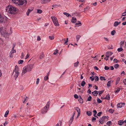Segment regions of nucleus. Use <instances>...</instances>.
Listing matches in <instances>:
<instances>
[{"label": "nucleus", "instance_id": "obj_2", "mask_svg": "<svg viewBox=\"0 0 126 126\" xmlns=\"http://www.w3.org/2000/svg\"><path fill=\"white\" fill-rule=\"evenodd\" d=\"M10 31V32L9 33L7 29L3 27L0 28V33L4 37H7L12 33V31H11V29Z\"/></svg>", "mask_w": 126, "mask_h": 126}, {"label": "nucleus", "instance_id": "obj_5", "mask_svg": "<svg viewBox=\"0 0 126 126\" xmlns=\"http://www.w3.org/2000/svg\"><path fill=\"white\" fill-rule=\"evenodd\" d=\"M15 3H17L18 5H22L24 3L25 4L27 3L26 0H12Z\"/></svg>", "mask_w": 126, "mask_h": 126}, {"label": "nucleus", "instance_id": "obj_8", "mask_svg": "<svg viewBox=\"0 0 126 126\" xmlns=\"http://www.w3.org/2000/svg\"><path fill=\"white\" fill-rule=\"evenodd\" d=\"M106 117V116H104L102 117L101 119H100L99 121V123L101 124H102L104 123L105 121V118Z\"/></svg>", "mask_w": 126, "mask_h": 126}, {"label": "nucleus", "instance_id": "obj_58", "mask_svg": "<svg viewBox=\"0 0 126 126\" xmlns=\"http://www.w3.org/2000/svg\"><path fill=\"white\" fill-rule=\"evenodd\" d=\"M94 6H95L97 4V3L96 2H95L94 3H92Z\"/></svg>", "mask_w": 126, "mask_h": 126}, {"label": "nucleus", "instance_id": "obj_19", "mask_svg": "<svg viewBox=\"0 0 126 126\" xmlns=\"http://www.w3.org/2000/svg\"><path fill=\"white\" fill-rule=\"evenodd\" d=\"M120 80V78L119 77H118L116 80V85H117L119 82Z\"/></svg>", "mask_w": 126, "mask_h": 126}, {"label": "nucleus", "instance_id": "obj_47", "mask_svg": "<svg viewBox=\"0 0 126 126\" xmlns=\"http://www.w3.org/2000/svg\"><path fill=\"white\" fill-rule=\"evenodd\" d=\"M110 81H109L108 82L107 85L108 86H110Z\"/></svg>", "mask_w": 126, "mask_h": 126}, {"label": "nucleus", "instance_id": "obj_56", "mask_svg": "<svg viewBox=\"0 0 126 126\" xmlns=\"http://www.w3.org/2000/svg\"><path fill=\"white\" fill-rule=\"evenodd\" d=\"M74 97L76 99H77L78 98V96L77 94H75L74 95Z\"/></svg>", "mask_w": 126, "mask_h": 126}, {"label": "nucleus", "instance_id": "obj_55", "mask_svg": "<svg viewBox=\"0 0 126 126\" xmlns=\"http://www.w3.org/2000/svg\"><path fill=\"white\" fill-rule=\"evenodd\" d=\"M41 40V38L39 36H38L37 37V40L38 41H39L40 40Z\"/></svg>", "mask_w": 126, "mask_h": 126}, {"label": "nucleus", "instance_id": "obj_50", "mask_svg": "<svg viewBox=\"0 0 126 126\" xmlns=\"http://www.w3.org/2000/svg\"><path fill=\"white\" fill-rule=\"evenodd\" d=\"M102 113V112H98L97 114V116H101V115Z\"/></svg>", "mask_w": 126, "mask_h": 126}, {"label": "nucleus", "instance_id": "obj_26", "mask_svg": "<svg viewBox=\"0 0 126 126\" xmlns=\"http://www.w3.org/2000/svg\"><path fill=\"white\" fill-rule=\"evenodd\" d=\"M116 33V31L115 30H113L111 32V33L112 35H113Z\"/></svg>", "mask_w": 126, "mask_h": 126}, {"label": "nucleus", "instance_id": "obj_33", "mask_svg": "<svg viewBox=\"0 0 126 126\" xmlns=\"http://www.w3.org/2000/svg\"><path fill=\"white\" fill-rule=\"evenodd\" d=\"M79 101L81 103H82L83 102V100L80 96V98L78 99Z\"/></svg>", "mask_w": 126, "mask_h": 126}, {"label": "nucleus", "instance_id": "obj_64", "mask_svg": "<svg viewBox=\"0 0 126 126\" xmlns=\"http://www.w3.org/2000/svg\"><path fill=\"white\" fill-rule=\"evenodd\" d=\"M94 68L95 69L97 70H98L99 68L96 66H95L94 67Z\"/></svg>", "mask_w": 126, "mask_h": 126}, {"label": "nucleus", "instance_id": "obj_27", "mask_svg": "<svg viewBox=\"0 0 126 126\" xmlns=\"http://www.w3.org/2000/svg\"><path fill=\"white\" fill-rule=\"evenodd\" d=\"M118 25V22L115 21L114 24V26L115 27L117 26Z\"/></svg>", "mask_w": 126, "mask_h": 126}, {"label": "nucleus", "instance_id": "obj_60", "mask_svg": "<svg viewBox=\"0 0 126 126\" xmlns=\"http://www.w3.org/2000/svg\"><path fill=\"white\" fill-rule=\"evenodd\" d=\"M126 16V13H125V12L122 13V16Z\"/></svg>", "mask_w": 126, "mask_h": 126}, {"label": "nucleus", "instance_id": "obj_32", "mask_svg": "<svg viewBox=\"0 0 126 126\" xmlns=\"http://www.w3.org/2000/svg\"><path fill=\"white\" fill-rule=\"evenodd\" d=\"M111 124V122L110 121H108L107 123V125L109 126H110V125Z\"/></svg>", "mask_w": 126, "mask_h": 126}, {"label": "nucleus", "instance_id": "obj_53", "mask_svg": "<svg viewBox=\"0 0 126 126\" xmlns=\"http://www.w3.org/2000/svg\"><path fill=\"white\" fill-rule=\"evenodd\" d=\"M103 92H104L103 90H101V91H99L98 92L99 93V95L100 94H102Z\"/></svg>", "mask_w": 126, "mask_h": 126}, {"label": "nucleus", "instance_id": "obj_25", "mask_svg": "<svg viewBox=\"0 0 126 126\" xmlns=\"http://www.w3.org/2000/svg\"><path fill=\"white\" fill-rule=\"evenodd\" d=\"M9 113V111L8 110H7L6 112L4 114V116L5 117H7V115Z\"/></svg>", "mask_w": 126, "mask_h": 126}, {"label": "nucleus", "instance_id": "obj_63", "mask_svg": "<svg viewBox=\"0 0 126 126\" xmlns=\"http://www.w3.org/2000/svg\"><path fill=\"white\" fill-rule=\"evenodd\" d=\"M110 69L111 70H113L114 69V67L112 66H110Z\"/></svg>", "mask_w": 126, "mask_h": 126}, {"label": "nucleus", "instance_id": "obj_22", "mask_svg": "<svg viewBox=\"0 0 126 126\" xmlns=\"http://www.w3.org/2000/svg\"><path fill=\"white\" fill-rule=\"evenodd\" d=\"M118 124L120 125H122L123 124V121L119 120L118 122Z\"/></svg>", "mask_w": 126, "mask_h": 126}, {"label": "nucleus", "instance_id": "obj_35", "mask_svg": "<svg viewBox=\"0 0 126 126\" xmlns=\"http://www.w3.org/2000/svg\"><path fill=\"white\" fill-rule=\"evenodd\" d=\"M94 78H95V81H96L98 80L99 78L97 76H95L94 77Z\"/></svg>", "mask_w": 126, "mask_h": 126}, {"label": "nucleus", "instance_id": "obj_59", "mask_svg": "<svg viewBox=\"0 0 126 126\" xmlns=\"http://www.w3.org/2000/svg\"><path fill=\"white\" fill-rule=\"evenodd\" d=\"M120 91V88H118V89L116 90V91L115 92V93H118V92Z\"/></svg>", "mask_w": 126, "mask_h": 126}, {"label": "nucleus", "instance_id": "obj_1", "mask_svg": "<svg viewBox=\"0 0 126 126\" xmlns=\"http://www.w3.org/2000/svg\"><path fill=\"white\" fill-rule=\"evenodd\" d=\"M34 65V64H28L24 67L22 70V76L24 75L27 72H30L31 71L33 68Z\"/></svg>", "mask_w": 126, "mask_h": 126}, {"label": "nucleus", "instance_id": "obj_42", "mask_svg": "<svg viewBox=\"0 0 126 126\" xmlns=\"http://www.w3.org/2000/svg\"><path fill=\"white\" fill-rule=\"evenodd\" d=\"M119 66L118 64H117L115 65L114 66V68H117L119 67Z\"/></svg>", "mask_w": 126, "mask_h": 126}, {"label": "nucleus", "instance_id": "obj_15", "mask_svg": "<svg viewBox=\"0 0 126 126\" xmlns=\"http://www.w3.org/2000/svg\"><path fill=\"white\" fill-rule=\"evenodd\" d=\"M77 21V19L76 18L74 17H72V18L71 20V22L72 23H75Z\"/></svg>", "mask_w": 126, "mask_h": 126}, {"label": "nucleus", "instance_id": "obj_54", "mask_svg": "<svg viewBox=\"0 0 126 126\" xmlns=\"http://www.w3.org/2000/svg\"><path fill=\"white\" fill-rule=\"evenodd\" d=\"M104 39H105L107 42H109V39L105 37H104Z\"/></svg>", "mask_w": 126, "mask_h": 126}, {"label": "nucleus", "instance_id": "obj_4", "mask_svg": "<svg viewBox=\"0 0 126 126\" xmlns=\"http://www.w3.org/2000/svg\"><path fill=\"white\" fill-rule=\"evenodd\" d=\"M18 69L19 68L18 67L17 65H16L15 66V69L14 70L12 74V75L14 74V77L15 79V80H16L19 74V73L18 72Z\"/></svg>", "mask_w": 126, "mask_h": 126}, {"label": "nucleus", "instance_id": "obj_14", "mask_svg": "<svg viewBox=\"0 0 126 126\" xmlns=\"http://www.w3.org/2000/svg\"><path fill=\"white\" fill-rule=\"evenodd\" d=\"M92 94L94 96H97L98 94V92L97 91H95L94 92H92Z\"/></svg>", "mask_w": 126, "mask_h": 126}, {"label": "nucleus", "instance_id": "obj_34", "mask_svg": "<svg viewBox=\"0 0 126 126\" xmlns=\"http://www.w3.org/2000/svg\"><path fill=\"white\" fill-rule=\"evenodd\" d=\"M79 22L78 23H76L75 24V25H79V26H78V27H79V26H80L81 25V22H80L79 21H78Z\"/></svg>", "mask_w": 126, "mask_h": 126}, {"label": "nucleus", "instance_id": "obj_11", "mask_svg": "<svg viewBox=\"0 0 126 126\" xmlns=\"http://www.w3.org/2000/svg\"><path fill=\"white\" fill-rule=\"evenodd\" d=\"M16 52V50H11L10 54V57L12 58L13 56V53Z\"/></svg>", "mask_w": 126, "mask_h": 126}, {"label": "nucleus", "instance_id": "obj_36", "mask_svg": "<svg viewBox=\"0 0 126 126\" xmlns=\"http://www.w3.org/2000/svg\"><path fill=\"white\" fill-rule=\"evenodd\" d=\"M32 11V10H31L30 9H28V10L27 11V13H26V14L27 16H29V13Z\"/></svg>", "mask_w": 126, "mask_h": 126}, {"label": "nucleus", "instance_id": "obj_40", "mask_svg": "<svg viewBox=\"0 0 126 126\" xmlns=\"http://www.w3.org/2000/svg\"><path fill=\"white\" fill-rule=\"evenodd\" d=\"M92 99V97L91 96H89L87 99V101H91Z\"/></svg>", "mask_w": 126, "mask_h": 126}, {"label": "nucleus", "instance_id": "obj_46", "mask_svg": "<svg viewBox=\"0 0 126 126\" xmlns=\"http://www.w3.org/2000/svg\"><path fill=\"white\" fill-rule=\"evenodd\" d=\"M96 119V118L95 117H93L92 118V122H94L95 121Z\"/></svg>", "mask_w": 126, "mask_h": 126}, {"label": "nucleus", "instance_id": "obj_43", "mask_svg": "<svg viewBox=\"0 0 126 126\" xmlns=\"http://www.w3.org/2000/svg\"><path fill=\"white\" fill-rule=\"evenodd\" d=\"M28 99V97H27V96H25V97H24V101H23V103H24V102H25V101L26 100Z\"/></svg>", "mask_w": 126, "mask_h": 126}, {"label": "nucleus", "instance_id": "obj_17", "mask_svg": "<svg viewBox=\"0 0 126 126\" xmlns=\"http://www.w3.org/2000/svg\"><path fill=\"white\" fill-rule=\"evenodd\" d=\"M86 114L88 116H90L92 115V112L90 111H87L86 112Z\"/></svg>", "mask_w": 126, "mask_h": 126}, {"label": "nucleus", "instance_id": "obj_3", "mask_svg": "<svg viewBox=\"0 0 126 126\" xmlns=\"http://www.w3.org/2000/svg\"><path fill=\"white\" fill-rule=\"evenodd\" d=\"M6 10L9 13L15 14L16 13V8L12 5L9 6L7 7Z\"/></svg>", "mask_w": 126, "mask_h": 126}, {"label": "nucleus", "instance_id": "obj_24", "mask_svg": "<svg viewBox=\"0 0 126 126\" xmlns=\"http://www.w3.org/2000/svg\"><path fill=\"white\" fill-rule=\"evenodd\" d=\"M81 37V36L79 35H78L76 36V38L77 40V41L78 42L79 41L80 38Z\"/></svg>", "mask_w": 126, "mask_h": 126}, {"label": "nucleus", "instance_id": "obj_37", "mask_svg": "<svg viewBox=\"0 0 126 126\" xmlns=\"http://www.w3.org/2000/svg\"><path fill=\"white\" fill-rule=\"evenodd\" d=\"M108 111H109V112H110L111 113H112L114 111V110H113L111 109H110Z\"/></svg>", "mask_w": 126, "mask_h": 126}, {"label": "nucleus", "instance_id": "obj_29", "mask_svg": "<svg viewBox=\"0 0 126 126\" xmlns=\"http://www.w3.org/2000/svg\"><path fill=\"white\" fill-rule=\"evenodd\" d=\"M125 41H122L120 43V45L121 47L123 46V45Z\"/></svg>", "mask_w": 126, "mask_h": 126}, {"label": "nucleus", "instance_id": "obj_49", "mask_svg": "<svg viewBox=\"0 0 126 126\" xmlns=\"http://www.w3.org/2000/svg\"><path fill=\"white\" fill-rule=\"evenodd\" d=\"M58 53V50H56L54 52L53 54L54 55L56 54L57 53Z\"/></svg>", "mask_w": 126, "mask_h": 126}, {"label": "nucleus", "instance_id": "obj_6", "mask_svg": "<svg viewBox=\"0 0 126 126\" xmlns=\"http://www.w3.org/2000/svg\"><path fill=\"white\" fill-rule=\"evenodd\" d=\"M51 19L54 25L56 26H59V25L58 22L57 18L55 16H53L51 17Z\"/></svg>", "mask_w": 126, "mask_h": 126}, {"label": "nucleus", "instance_id": "obj_7", "mask_svg": "<svg viewBox=\"0 0 126 126\" xmlns=\"http://www.w3.org/2000/svg\"><path fill=\"white\" fill-rule=\"evenodd\" d=\"M7 18L5 16H2L0 14V23L6 22L7 21Z\"/></svg>", "mask_w": 126, "mask_h": 126}, {"label": "nucleus", "instance_id": "obj_21", "mask_svg": "<svg viewBox=\"0 0 126 126\" xmlns=\"http://www.w3.org/2000/svg\"><path fill=\"white\" fill-rule=\"evenodd\" d=\"M110 96L109 94H108L106 95V97L105 98V99H106L109 100L110 99Z\"/></svg>", "mask_w": 126, "mask_h": 126}, {"label": "nucleus", "instance_id": "obj_12", "mask_svg": "<svg viewBox=\"0 0 126 126\" xmlns=\"http://www.w3.org/2000/svg\"><path fill=\"white\" fill-rule=\"evenodd\" d=\"M125 104V103H118L117 105V108H121L122 107V106L123 105H124Z\"/></svg>", "mask_w": 126, "mask_h": 126}, {"label": "nucleus", "instance_id": "obj_38", "mask_svg": "<svg viewBox=\"0 0 126 126\" xmlns=\"http://www.w3.org/2000/svg\"><path fill=\"white\" fill-rule=\"evenodd\" d=\"M44 57V55L43 54H41L39 58L40 59H42Z\"/></svg>", "mask_w": 126, "mask_h": 126}, {"label": "nucleus", "instance_id": "obj_45", "mask_svg": "<svg viewBox=\"0 0 126 126\" xmlns=\"http://www.w3.org/2000/svg\"><path fill=\"white\" fill-rule=\"evenodd\" d=\"M48 79V76H45L44 78V80H47Z\"/></svg>", "mask_w": 126, "mask_h": 126}, {"label": "nucleus", "instance_id": "obj_44", "mask_svg": "<svg viewBox=\"0 0 126 126\" xmlns=\"http://www.w3.org/2000/svg\"><path fill=\"white\" fill-rule=\"evenodd\" d=\"M49 38L51 40H53L54 39V36H49Z\"/></svg>", "mask_w": 126, "mask_h": 126}, {"label": "nucleus", "instance_id": "obj_51", "mask_svg": "<svg viewBox=\"0 0 126 126\" xmlns=\"http://www.w3.org/2000/svg\"><path fill=\"white\" fill-rule=\"evenodd\" d=\"M16 45V43L14 44H13V48L12 49V50H14V48L15 46Z\"/></svg>", "mask_w": 126, "mask_h": 126}, {"label": "nucleus", "instance_id": "obj_39", "mask_svg": "<svg viewBox=\"0 0 126 126\" xmlns=\"http://www.w3.org/2000/svg\"><path fill=\"white\" fill-rule=\"evenodd\" d=\"M97 101L98 103H99L102 102V101L99 98L97 99Z\"/></svg>", "mask_w": 126, "mask_h": 126}, {"label": "nucleus", "instance_id": "obj_20", "mask_svg": "<svg viewBox=\"0 0 126 126\" xmlns=\"http://www.w3.org/2000/svg\"><path fill=\"white\" fill-rule=\"evenodd\" d=\"M79 62L77 61V62L74 63V66L75 67H77L78 66Z\"/></svg>", "mask_w": 126, "mask_h": 126}, {"label": "nucleus", "instance_id": "obj_28", "mask_svg": "<svg viewBox=\"0 0 126 126\" xmlns=\"http://www.w3.org/2000/svg\"><path fill=\"white\" fill-rule=\"evenodd\" d=\"M100 79L101 80H105L106 79H105V78L104 77L102 76H101L100 77Z\"/></svg>", "mask_w": 126, "mask_h": 126}, {"label": "nucleus", "instance_id": "obj_57", "mask_svg": "<svg viewBox=\"0 0 126 126\" xmlns=\"http://www.w3.org/2000/svg\"><path fill=\"white\" fill-rule=\"evenodd\" d=\"M39 78H37V80L36 81V84H38L39 83Z\"/></svg>", "mask_w": 126, "mask_h": 126}, {"label": "nucleus", "instance_id": "obj_61", "mask_svg": "<svg viewBox=\"0 0 126 126\" xmlns=\"http://www.w3.org/2000/svg\"><path fill=\"white\" fill-rule=\"evenodd\" d=\"M125 85H126V79H125L123 82Z\"/></svg>", "mask_w": 126, "mask_h": 126}, {"label": "nucleus", "instance_id": "obj_16", "mask_svg": "<svg viewBox=\"0 0 126 126\" xmlns=\"http://www.w3.org/2000/svg\"><path fill=\"white\" fill-rule=\"evenodd\" d=\"M74 117L72 116L70 118V120L69 121V124L71 125L73 122L74 119Z\"/></svg>", "mask_w": 126, "mask_h": 126}, {"label": "nucleus", "instance_id": "obj_23", "mask_svg": "<svg viewBox=\"0 0 126 126\" xmlns=\"http://www.w3.org/2000/svg\"><path fill=\"white\" fill-rule=\"evenodd\" d=\"M117 51L118 52H120L122 51H123V48H122L121 47L120 48H118L117 50Z\"/></svg>", "mask_w": 126, "mask_h": 126}, {"label": "nucleus", "instance_id": "obj_52", "mask_svg": "<svg viewBox=\"0 0 126 126\" xmlns=\"http://www.w3.org/2000/svg\"><path fill=\"white\" fill-rule=\"evenodd\" d=\"M104 69L106 70H108L109 69V67L105 66V67Z\"/></svg>", "mask_w": 126, "mask_h": 126}, {"label": "nucleus", "instance_id": "obj_10", "mask_svg": "<svg viewBox=\"0 0 126 126\" xmlns=\"http://www.w3.org/2000/svg\"><path fill=\"white\" fill-rule=\"evenodd\" d=\"M75 109L77 111L78 113V116L77 117V118H78L80 115V109L78 107H76L75 108Z\"/></svg>", "mask_w": 126, "mask_h": 126}, {"label": "nucleus", "instance_id": "obj_62", "mask_svg": "<svg viewBox=\"0 0 126 126\" xmlns=\"http://www.w3.org/2000/svg\"><path fill=\"white\" fill-rule=\"evenodd\" d=\"M93 77H90V79H91L92 81H93L94 80V78H92Z\"/></svg>", "mask_w": 126, "mask_h": 126}, {"label": "nucleus", "instance_id": "obj_31", "mask_svg": "<svg viewBox=\"0 0 126 126\" xmlns=\"http://www.w3.org/2000/svg\"><path fill=\"white\" fill-rule=\"evenodd\" d=\"M85 84V83L84 81H82L81 82V85L83 87Z\"/></svg>", "mask_w": 126, "mask_h": 126}, {"label": "nucleus", "instance_id": "obj_18", "mask_svg": "<svg viewBox=\"0 0 126 126\" xmlns=\"http://www.w3.org/2000/svg\"><path fill=\"white\" fill-rule=\"evenodd\" d=\"M63 14L66 15L67 17H68L70 16L71 17V15L69 13H67L66 12H64L63 13Z\"/></svg>", "mask_w": 126, "mask_h": 126}, {"label": "nucleus", "instance_id": "obj_13", "mask_svg": "<svg viewBox=\"0 0 126 126\" xmlns=\"http://www.w3.org/2000/svg\"><path fill=\"white\" fill-rule=\"evenodd\" d=\"M50 0H41L42 3H48L50 2Z\"/></svg>", "mask_w": 126, "mask_h": 126}, {"label": "nucleus", "instance_id": "obj_30", "mask_svg": "<svg viewBox=\"0 0 126 126\" xmlns=\"http://www.w3.org/2000/svg\"><path fill=\"white\" fill-rule=\"evenodd\" d=\"M37 13L39 14H41L43 12L42 10L40 9H37Z\"/></svg>", "mask_w": 126, "mask_h": 126}, {"label": "nucleus", "instance_id": "obj_48", "mask_svg": "<svg viewBox=\"0 0 126 126\" xmlns=\"http://www.w3.org/2000/svg\"><path fill=\"white\" fill-rule=\"evenodd\" d=\"M113 61H114V63H117L118 62V60L117 59H114Z\"/></svg>", "mask_w": 126, "mask_h": 126}, {"label": "nucleus", "instance_id": "obj_41", "mask_svg": "<svg viewBox=\"0 0 126 126\" xmlns=\"http://www.w3.org/2000/svg\"><path fill=\"white\" fill-rule=\"evenodd\" d=\"M23 62V61L22 60H20L18 62V63L19 64H22Z\"/></svg>", "mask_w": 126, "mask_h": 126}, {"label": "nucleus", "instance_id": "obj_9", "mask_svg": "<svg viewBox=\"0 0 126 126\" xmlns=\"http://www.w3.org/2000/svg\"><path fill=\"white\" fill-rule=\"evenodd\" d=\"M48 109L47 108V106L45 107L42 110L41 113L44 114L47 112Z\"/></svg>", "mask_w": 126, "mask_h": 126}]
</instances>
